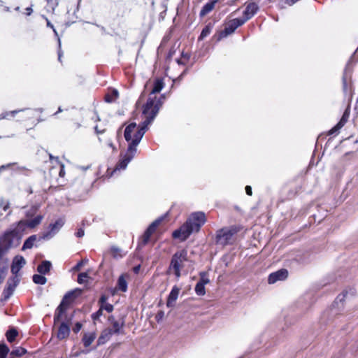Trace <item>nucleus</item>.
<instances>
[{
	"mask_svg": "<svg viewBox=\"0 0 358 358\" xmlns=\"http://www.w3.org/2000/svg\"><path fill=\"white\" fill-rule=\"evenodd\" d=\"M164 83L162 79H157L154 83L153 88L151 91L150 94L149 95V98L152 97L155 99L156 102L159 105V107L162 106V102L159 99H157L155 96H152L153 94L159 92L164 87Z\"/></svg>",
	"mask_w": 358,
	"mask_h": 358,
	"instance_id": "nucleus-16",
	"label": "nucleus"
},
{
	"mask_svg": "<svg viewBox=\"0 0 358 358\" xmlns=\"http://www.w3.org/2000/svg\"><path fill=\"white\" fill-rule=\"evenodd\" d=\"M288 276V271L285 268L280 269L268 275V282L269 284H274L277 281L285 280Z\"/></svg>",
	"mask_w": 358,
	"mask_h": 358,
	"instance_id": "nucleus-12",
	"label": "nucleus"
},
{
	"mask_svg": "<svg viewBox=\"0 0 358 358\" xmlns=\"http://www.w3.org/2000/svg\"><path fill=\"white\" fill-rule=\"evenodd\" d=\"M342 127H338V123L334 127L329 131V134L330 135H333V134H336L338 132V131L341 129Z\"/></svg>",
	"mask_w": 358,
	"mask_h": 358,
	"instance_id": "nucleus-44",
	"label": "nucleus"
},
{
	"mask_svg": "<svg viewBox=\"0 0 358 358\" xmlns=\"http://www.w3.org/2000/svg\"><path fill=\"white\" fill-rule=\"evenodd\" d=\"M120 249H119L118 248H116V247H112L111 248V252L113 253V255L114 257L117 258L119 257H122V255H119V252H120Z\"/></svg>",
	"mask_w": 358,
	"mask_h": 358,
	"instance_id": "nucleus-42",
	"label": "nucleus"
},
{
	"mask_svg": "<svg viewBox=\"0 0 358 358\" xmlns=\"http://www.w3.org/2000/svg\"><path fill=\"white\" fill-rule=\"evenodd\" d=\"M36 208H33V209H31V211H32V212H31V213H30V212H27V213H26V216H27V217L32 216V215H34V213L36 212Z\"/></svg>",
	"mask_w": 358,
	"mask_h": 358,
	"instance_id": "nucleus-55",
	"label": "nucleus"
},
{
	"mask_svg": "<svg viewBox=\"0 0 358 358\" xmlns=\"http://www.w3.org/2000/svg\"><path fill=\"white\" fill-rule=\"evenodd\" d=\"M24 109H21V110H12L10 112H3L2 113L1 115H0V120L1 119H6L8 118V115H11L13 117L15 116L17 113L21 112V111H24Z\"/></svg>",
	"mask_w": 358,
	"mask_h": 358,
	"instance_id": "nucleus-35",
	"label": "nucleus"
},
{
	"mask_svg": "<svg viewBox=\"0 0 358 358\" xmlns=\"http://www.w3.org/2000/svg\"><path fill=\"white\" fill-rule=\"evenodd\" d=\"M116 289L122 292H125L127 290V282L125 279L124 274L121 275L117 280Z\"/></svg>",
	"mask_w": 358,
	"mask_h": 358,
	"instance_id": "nucleus-24",
	"label": "nucleus"
},
{
	"mask_svg": "<svg viewBox=\"0 0 358 358\" xmlns=\"http://www.w3.org/2000/svg\"><path fill=\"white\" fill-rule=\"evenodd\" d=\"M89 278V275L86 272L80 273L78 276V282L83 284L85 282V280Z\"/></svg>",
	"mask_w": 358,
	"mask_h": 358,
	"instance_id": "nucleus-37",
	"label": "nucleus"
},
{
	"mask_svg": "<svg viewBox=\"0 0 358 358\" xmlns=\"http://www.w3.org/2000/svg\"><path fill=\"white\" fill-rule=\"evenodd\" d=\"M164 317V312L163 310H159L155 316L156 321L159 323L162 321Z\"/></svg>",
	"mask_w": 358,
	"mask_h": 358,
	"instance_id": "nucleus-40",
	"label": "nucleus"
},
{
	"mask_svg": "<svg viewBox=\"0 0 358 358\" xmlns=\"http://www.w3.org/2000/svg\"><path fill=\"white\" fill-rule=\"evenodd\" d=\"M59 175L60 177H64L65 175L64 165L62 164L60 166V170H59Z\"/></svg>",
	"mask_w": 358,
	"mask_h": 358,
	"instance_id": "nucleus-51",
	"label": "nucleus"
},
{
	"mask_svg": "<svg viewBox=\"0 0 358 358\" xmlns=\"http://www.w3.org/2000/svg\"><path fill=\"white\" fill-rule=\"evenodd\" d=\"M23 232L19 229L17 224L13 229L4 232L0 238V259H7L5 255L8 250L11 248H16L20 244Z\"/></svg>",
	"mask_w": 358,
	"mask_h": 358,
	"instance_id": "nucleus-3",
	"label": "nucleus"
},
{
	"mask_svg": "<svg viewBox=\"0 0 358 358\" xmlns=\"http://www.w3.org/2000/svg\"><path fill=\"white\" fill-rule=\"evenodd\" d=\"M138 271V266L134 268V271L136 273Z\"/></svg>",
	"mask_w": 358,
	"mask_h": 358,
	"instance_id": "nucleus-59",
	"label": "nucleus"
},
{
	"mask_svg": "<svg viewBox=\"0 0 358 358\" xmlns=\"http://www.w3.org/2000/svg\"><path fill=\"white\" fill-rule=\"evenodd\" d=\"M84 234H85L84 230L80 228L76 232V236L78 238H81L84 236Z\"/></svg>",
	"mask_w": 358,
	"mask_h": 358,
	"instance_id": "nucleus-49",
	"label": "nucleus"
},
{
	"mask_svg": "<svg viewBox=\"0 0 358 358\" xmlns=\"http://www.w3.org/2000/svg\"><path fill=\"white\" fill-rule=\"evenodd\" d=\"M350 107L348 106L344 111L341 119L338 122V127H343L345 125V124L348 122V118L350 117Z\"/></svg>",
	"mask_w": 358,
	"mask_h": 358,
	"instance_id": "nucleus-30",
	"label": "nucleus"
},
{
	"mask_svg": "<svg viewBox=\"0 0 358 358\" xmlns=\"http://www.w3.org/2000/svg\"><path fill=\"white\" fill-rule=\"evenodd\" d=\"M48 6L52 9L54 10L55 8L57 6V3H52V0H46Z\"/></svg>",
	"mask_w": 358,
	"mask_h": 358,
	"instance_id": "nucleus-47",
	"label": "nucleus"
},
{
	"mask_svg": "<svg viewBox=\"0 0 358 358\" xmlns=\"http://www.w3.org/2000/svg\"><path fill=\"white\" fill-rule=\"evenodd\" d=\"M206 222L205 214L202 212L192 213L186 222L173 232L174 238L185 241L194 231H199Z\"/></svg>",
	"mask_w": 358,
	"mask_h": 358,
	"instance_id": "nucleus-2",
	"label": "nucleus"
},
{
	"mask_svg": "<svg viewBox=\"0 0 358 358\" xmlns=\"http://www.w3.org/2000/svg\"><path fill=\"white\" fill-rule=\"evenodd\" d=\"M8 352L9 348L6 344H0V358H6Z\"/></svg>",
	"mask_w": 358,
	"mask_h": 358,
	"instance_id": "nucleus-36",
	"label": "nucleus"
},
{
	"mask_svg": "<svg viewBox=\"0 0 358 358\" xmlns=\"http://www.w3.org/2000/svg\"><path fill=\"white\" fill-rule=\"evenodd\" d=\"M111 318L113 319V320L111 322L113 328L109 329L112 330L113 334H118L120 333H123V331H122L121 330L124 325V321L122 320L121 322H119V321L115 320L114 318L112 317H110L109 320H110Z\"/></svg>",
	"mask_w": 358,
	"mask_h": 358,
	"instance_id": "nucleus-19",
	"label": "nucleus"
},
{
	"mask_svg": "<svg viewBox=\"0 0 358 358\" xmlns=\"http://www.w3.org/2000/svg\"><path fill=\"white\" fill-rule=\"evenodd\" d=\"M76 128H79V127H80L81 125L79 123H76Z\"/></svg>",
	"mask_w": 358,
	"mask_h": 358,
	"instance_id": "nucleus-58",
	"label": "nucleus"
},
{
	"mask_svg": "<svg viewBox=\"0 0 358 358\" xmlns=\"http://www.w3.org/2000/svg\"><path fill=\"white\" fill-rule=\"evenodd\" d=\"M26 264V260L22 256L17 255L14 257L11 264V273L17 276L20 269Z\"/></svg>",
	"mask_w": 358,
	"mask_h": 358,
	"instance_id": "nucleus-13",
	"label": "nucleus"
},
{
	"mask_svg": "<svg viewBox=\"0 0 358 358\" xmlns=\"http://www.w3.org/2000/svg\"><path fill=\"white\" fill-rule=\"evenodd\" d=\"M103 314V310L101 309V308L100 307V308L95 313H94L92 315V318L93 320H97L99 319V317L102 315Z\"/></svg>",
	"mask_w": 358,
	"mask_h": 358,
	"instance_id": "nucleus-38",
	"label": "nucleus"
},
{
	"mask_svg": "<svg viewBox=\"0 0 358 358\" xmlns=\"http://www.w3.org/2000/svg\"><path fill=\"white\" fill-rule=\"evenodd\" d=\"M26 11H27V15H30L33 11V10L31 8L29 7V8H26Z\"/></svg>",
	"mask_w": 358,
	"mask_h": 358,
	"instance_id": "nucleus-57",
	"label": "nucleus"
},
{
	"mask_svg": "<svg viewBox=\"0 0 358 358\" xmlns=\"http://www.w3.org/2000/svg\"><path fill=\"white\" fill-rule=\"evenodd\" d=\"M81 328H82V324L80 322H77L75 324V327L73 328V331L74 333L77 334L78 332H79L80 331Z\"/></svg>",
	"mask_w": 358,
	"mask_h": 358,
	"instance_id": "nucleus-45",
	"label": "nucleus"
},
{
	"mask_svg": "<svg viewBox=\"0 0 358 358\" xmlns=\"http://www.w3.org/2000/svg\"><path fill=\"white\" fill-rule=\"evenodd\" d=\"M61 111H62L61 108H59L58 111L57 113H55V114H57V113L61 112Z\"/></svg>",
	"mask_w": 358,
	"mask_h": 358,
	"instance_id": "nucleus-60",
	"label": "nucleus"
},
{
	"mask_svg": "<svg viewBox=\"0 0 358 358\" xmlns=\"http://www.w3.org/2000/svg\"><path fill=\"white\" fill-rule=\"evenodd\" d=\"M245 22V20H242L241 18L231 20L227 23L222 34L224 36L231 34L238 27L243 25Z\"/></svg>",
	"mask_w": 358,
	"mask_h": 358,
	"instance_id": "nucleus-9",
	"label": "nucleus"
},
{
	"mask_svg": "<svg viewBox=\"0 0 358 358\" xmlns=\"http://www.w3.org/2000/svg\"><path fill=\"white\" fill-rule=\"evenodd\" d=\"M70 334V327L64 322H62L59 327L57 337L62 340L69 336Z\"/></svg>",
	"mask_w": 358,
	"mask_h": 358,
	"instance_id": "nucleus-18",
	"label": "nucleus"
},
{
	"mask_svg": "<svg viewBox=\"0 0 358 358\" xmlns=\"http://www.w3.org/2000/svg\"><path fill=\"white\" fill-rule=\"evenodd\" d=\"M347 294H348L347 292H343L342 294H339L336 297V299L335 300V303H338V302L343 303V301H345Z\"/></svg>",
	"mask_w": 358,
	"mask_h": 358,
	"instance_id": "nucleus-41",
	"label": "nucleus"
},
{
	"mask_svg": "<svg viewBox=\"0 0 358 358\" xmlns=\"http://www.w3.org/2000/svg\"><path fill=\"white\" fill-rule=\"evenodd\" d=\"M8 259H0V285L3 281L8 269Z\"/></svg>",
	"mask_w": 358,
	"mask_h": 358,
	"instance_id": "nucleus-21",
	"label": "nucleus"
},
{
	"mask_svg": "<svg viewBox=\"0 0 358 358\" xmlns=\"http://www.w3.org/2000/svg\"><path fill=\"white\" fill-rule=\"evenodd\" d=\"M83 262H78L75 266H74V269L75 270H80L81 266H83Z\"/></svg>",
	"mask_w": 358,
	"mask_h": 358,
	"instance_id": "nucleus-54",
	"label": "nucleus"
},
{
	"mask_svg": "<svg viewBox=\"0 0 358 358\" xmlns=\"http://www.w3.org/2000/svg\"><path fill=\"white\" fill-rule=\"evenodd\" d=\"M113 335L112 330L110 329H105L102 331L101 336L99 337L97 341V344L99 345L104 344L106 342H107L111 336Z\"/></svg>",
	"mask_w": 358,
	"mask_h": 358,
	"instance_id": "nucleus-22",
	"label": "nucleus"
},
{
	"mask_svg": "<svg viewBox=\"0 0 358 358\" xmlns=\"http://www.w3.org/2000/svg\"><path fill=\"white\" fill-rule=\"evenodd\" d=\"M259 6L256 3H250L247 5L245 10L243 12V18L242 20H245V22L248 20L251 19L258 11Z\"/></svg>",
	"mask_w": 358,
	"mask_h": 358,
	"instance_id": "nucleus-15",
	"label": "nucleus"
},
{
	"mask_svg": "<svg viewBox=\"0 0 358 358\" xmlns=\"http://www.w3.org/2000/svg\"><path fill=\"white\" fill-rule=\"evenodd\" d=\"M180 289L177 286H173L171 292L169 293L166 301V306L169 308H171L174 306L175 302L176 301Z\"/></svg>",
	"mask_w": 358,
	"mask_h": 358,
	"instance_id": "nucleus-17",
	"label": "nucleus"
},
{
	"mask_svg": "<svg viewBox=\"0 0 358 358\" xmlns=\"http://www.w3.org/2000/svg\"><path fill=\"white\" fill-rule=\"evenodd\" d=\"M37 112H39L40 113H41L43 112V109L42 108H38V109H34V110H29V112L27 117L28 118L33 117L34 113H37Z\"/></svg>",
	"mask_w": 358,
	"mask_h": 358,
	"instance_id": "nucleus-43",
	"label": "nucleus"
},
{
	"mask_svg": "<svg viewBox=\"0 0 358 358\" xmlns=\"http://www.w3.org/2000/svg\"><path fill=\"white\" fill-rule=\"evenodd\" d=\"M10 208V202L8 200H6L3 198H1L0 199V215H2L3 213L1 210L4 212H7Z\"/></svg>",
	"mask_w": 358,
	"mask_h": 358,
	"instance_id": "nucleus-32",
	"label": "nucleus"
},
{
	"mask_svg": "<svg viewBox=\"0 0 358 358\" xmlns=\"http://www.w3.org/2000/svg\"><path fill=\"white\" fill-rule=\"evenodd\" d=\"M162 219V217L158 218L150 224V226L148 227V229L142 236V245H145L148 243L151 235L155 231L157 227L159 226Z\"/></svg>",
	"mask_w": 358,
	"mask_h": 358,
	"instance_id": "nucleus-10",
	"label": "nucleus"
},
{
	"mask_svg": "<svg viewBox=\"0 0 358 358\" xmlns=\"http://www.w3.org/2000/svg\"><path fill=\"white\" fill-rule=\"evenodd\" d=\"M101 308L102 310H106L108 313H111L113 310V306L110 303H105L104 305H101Z\"/></svg>",
	"mask_w": 358,
	"mask_h": 358,
	"instance_id": "nucleus-39",
	"label": "nucleus"
},
{
	"mask_svg": "<svg viewBox=\"0 0 358 358\" xmlns=\"http://www.w3.org/2000/svg\"><path fill=\"white\" fill-rule=\"evenodd\" d=\"M239 229L236 226L224 227L216 233L215 242L218 245H227L231 243L232 237L238 232Z\"/></svg>",
	"mask_w": 358,
	"mask_h": 358,
	"instance_id": "nucleus-6",
	"label": "nucleus"
},
{
	"mask_svg": "<svg viewBox=\"0 0 358 358\" xmlns=\"http://www.w3.org/2000/svg\"><path fill=\"white\" fill-rule=\"evenodd\" d=\"M63 224L64 222L61 219L57 220L55 222L50 224L49 225L50 231L43 235V238L49 239L52 238L57 232H58Z\"/></svg>",
	"mask_w": 358,
	"mask_h": 358,
	"instance_id": "nucleus-14",
	"label": "nucleus"
},
{
	"mask_svg": "<svg viewBox=\"0 0 358 358\" xmlns=\"http://www.w3.org/2000/svg\"><path fill=\"white\" fill-rule=\"evenodd\" d=\"M27 353V350L22 347H18L11 352V355L21 357Z\"/></svg>",
	"mask_w": 358,
	"mask_h": 358,
	"instance_id": "nucleus-34",
	"label": "nucleus"
},
{
	"mask_svg": "<svg viewBox=\"0 0 358 358\" xmlns=\"http://www.w3.org/2000/svg\"><path fill=\"white\" fill-rule=\"evenodd\" d=\"M32 280L34 283L37 285H45L47 282V278L42 274H34L32 277Z\"/></svg>",
	"mask_w": 358,
	"mask_h": 358,
	"instance_id": "nucleus-31",
	"label": "nucleus"
},
{
	"mask_svg": "<svg viewBox=\"0 0 358 358\" xmlns=\"http://www.w3.org/2000/svg\"><path fill=\"white\" fill-rule=\"evenodd\" d=\"M213 24L210 23L208 24L201 31L200 36H199V41L203 40L206 37H207L211 32L213 29Z\"/></svg>",
	"mask_w": 358,
	"mask_h": 358,
	"instance_id": "nucleus-29",
	"label": "nucleus"
},
{
	"mask_svg": "<svg viewBox=\"0 0 358 358\" xmlns=\"http://www.w3.org/2000/svg\"><path fill=\"white\" fill-rule=\"evenodd\" d=\"M52 267V264L50 262L45 260L41 262L37 267V271L42 275L47 274Z\"/></svg>",
	"mask_w": 358,
	"mask_h": 358,
	"instance_id": "nucleus-20",
	"label": "nucleus"
},
{
	"mask_svg": "<svg viewBox=\"0 0 358 358\" xmlns=\"http://www.w3.org/2000/svg\"><path fill=\"white\" fill-rule=\"evenodd\" d=\"M54 157L52 156V155H50V159H53Z\"/></svg>",
	"mask_w": 358,
	"mask_h": 358,
	"instance_id": "nucleus-61",
	"label": "nucleus"
},
{
	"mask_svg": "<svg viewBox=\"0 0 358 358\" xmlns=\"http://www.w3.org/2000/svg\"><path fill=\"white\" fill-rule=\"evenodd\" d=\"M20 282V278L18 276H13L8 278L6 287L4 288L2 292V299L1 300L6 301L8 300L13 294L15 287Z\"/></svg>",
	"mask_w": 358,
	"mask_h": 358,
	"instance_id": "nucleus-7",
	"label": "nucleus"
},
{
	"mask_svg": "<svg viewBox=\"0 0 358 358\" xmlns=\"http://www.w3.org/2000/svg\"><path fill=\"white\" fill-rule=\"evenodd\" d=\"M47 25H48V27H50L53 29V31H54L55 36L58 37V34H57L56 29L54 28L53 25L49 21H48Z\"/></svg>",
	"mask_w": 358,
	"mask_h": 358,
	"instance_id": "nucleus-53",
	"label": "nucleus"
},
{
	"mask_svg": "<svg viewBox=\"0 0 358 358\" xmlns=\"http://www.w3.org/2000/svg\"><path fill=\"white\" fill-rule=\"evenodd\" d=\"M11 214V211L9 210L8 213H7L8 215H10Z\"/></svg>",
	"mask_w": 358,
	"mask_h": 358,
	"instance_id": "nucleus-62",
	"label": "nucleus"
},
{
	"mask_svg": "<svg viewBox=\"0 0 358 358\" xmlns=\"http://www.w3.org/2000/svg\"><path fill=\"white\" fill-rule=\"evenodd\" d=\"M188 260L187 251L180 250L173 254L171 257L169 270H173L174 274L177 278L181 275V269L184 267V264Z\"/></svg>",
	"mask_w": 358,
	"mask_h": 358,
	"instance_id": "nucleus-4",
	"label": "nucleus"
},
{
	"mask_svg": "<svg viewBox=\"0 0 358 358\" xmlns=\"http://www.w3.org/2000/svg\"><path fill=\"white\" fill-rule=\"evenodd\" d=\"M43 218V217L42 215H38L30 220H20L17 223L19 229L23 231H24L27 228L34 229L41 222Z\"/></svg>",
	"mask_w": 358,
	"mask_h": 358,
	"instance_id": "nucleus-8",
	"label": "nucleus"
},
{
	"mask_svg": "<svg viewBox=\"0 0 358 358\" xmlns=\"http://www.w3.org/2000/svg\"><path fill=\"white\" fill-rule=\"evenodd\" d=\"M245 192L249 196H251L252 194V188L250 186L247 185L245 187Z\"/></svg>",
	"mask_w": 358,
	"mask_h": 358,
	"instance_id": "nucleus-52",
	"label": "nucleus"
},
{
	"mask_svg": "<svg viewBox=\"0 0 358 358\" xmlns=\"http://www.w3.org/2000/svg\"><path fill=\"white\" fill-rule=\"evenodd\" d=\"M82 291L80 289H76L74 290L68 292L63 297L60 304L57 308L55 315L54 322L56 324L59 322L62 318V316L65 313L68 306L71 303V300L75 299L76 296L81 294Z\"/></svg>",
	"mask_w": 358,
	"mask_h": 358,
	"instance_id": "nucleus-5",
	"label": "nucleus"
},
{
	"mask_svg": "<svg viewBox=\"0 0 358 358\" xmlns=\"http://www.w3.org/2000/svg\"><path fill=\"white\" fill-rule=\"evenodd\" d=\"M106 301H107V297L105 295H102L100 299H99V303H101V305H104L105 303H106Z\"/></svg>",
	"mask_w": 358,
	"mask_h": 358,
	"instance_id": "nucleus-50",
	"label": "nucleus"
},
{
	"mask_svg": "<svg viewBox=\"0 0 358 358\" xmlns=\"http://www.w3.org/2000/svg\"><path fill=\"white\" fill-rule=\"evenodd\" d=\"M159 110V105L156 102L155 99L152 97L148 99L143 110V114L145 116V120L142 122L137 131H136L133 138L131 134L136 128V124L131 122L125 128L124 136L125 140L129 143V145L125 153L121 155L122 159L116 165L112 174L117 171L125 169L128 164L134 157L137 152L138 145L148 130V125L152 122Z\"/></svg>",
	"mask_w": 358,
	"mask_h": 358,
	"instance_id": "nucleus-1",
	"label": "nucleus"
},
{
	"mask_svg": "<svg viewBox=\"0 0 358 358\" xmlns=\"http://www.w3.org/2000/svg\"><path fill=\"white\" fill-rule=\"evenodd\" d=\"M58 45H59V50H58V59L61 61L62 52L61 50V41L60 38L58 37Z\"/></svg>",
	"mask_w": 358,
	"mask_h": 358,
	"instance_id": "nucleus-46",
	"label": "nucleus"
},
{
	"mask_svg": "<svg viewBox=\"0 0 358 358\" xmlns=\"http://www.w3.org/2000/svg\"><path fill=\"white\" fill-rule=\"evenodd\" d=\"M10 358H13V357H10Z\"/></svg>",
	"mask_w": 358,
	"mask_h": 358,
	"instance_id": "nucleus-63",
	"label": "nucleus"
},
{
	"mask_svg": "<svg viewBox=\"0 0 358 358\" xmlns=\"http://www.w3.org/2000/svg\"><path fill=\"white\" fill-rule=\"evenodd\" d=\"M107 145H108V147H110V148H112V150H113V151H115V150H116V148H115V146L114 145V144L113 143V141H112V140H111V139H108V140L107 141Z\"/></svg>",
	"mask_w": 358,
	"mask_h": 358,
	"instance_id": "nucleus-48",
	"label": "nucleus"
},
{
	"mask_svg": "<svg viewBox=\"0 0 358 358\" xmlns=\"http://www.w3.org/2000/svg\"><path fill=\"white\" fill-rule=\"evenodd\" d=\"M36 238H37L36 235H32V236H29L24 241L23 246L22 248V250H25L27 249L32 248L35 241H36Z\"/></svg>",
	"mask_w": 358,
	"mask_h": 358,
	"instance_id": "nucleus-27",
	"label": "nucleus"
},
{
	"mask_svg": "<svg viewBox=\"0 0 358 358\" xmlns=\"http://www.w3.org/2000/svg\"><path fill=\"white\" fill-rule=\"evenodd\" d=\"M210 282L206 272L200 273V280L195 286V292L198 296H203L206 294L205 285Z\"/></svg>",
	"mask_w": 358,
	"mask_h": 358,
	"instance_id": "nucleus-11",
	"label": "nucleus"
},
{
	"mask_svg": "<svg viewBox=\"0 0 358 358\" xmlns=\"http://www.w3.org/2000/svg\"><path fill=\"white\" fill-rule=\"evenodd\" d=\"M217 0L213 1L211 2L206 3L200 11V16L203 17L210 13L215 7V3H217Z\"/></svg>",
	"mask_w": 358,
	"mask_h": 358,
	"instance_id": "nucleus-25",
	"label": "nucleus"
},
{
	"mask_svg": "<svg viewBox=\"0 0 358 358\" xmlns=\"http://www.w3.org/2000/svg\"><path fill=\"white\" fill-rule=\"evenodd\" d=\"M118 95V91L114 89L105 95V101L107 103H112L117 99Z\"/></svg>",
	"mask_w": 358,
	"mask_h": 358,
	"instance_id": "nucleus-28",
	"label": "nucleus"
},
{
	"mask_svg": "<svg viewBox=\"0 0 358 358\" xmlns=\"http://www.w3.org/2000/svg\"><path fill=\"white\" fill-rule=\"evenodd\" d=\"M96 338L94 332L85 333L82 339L83 345L85 348L89 347Z\"/></svg>",
	"mask_w": 358,
	"mask_h": 358,
	"instance_id": "nucleus-23",
	"label": "nucleus"
},
{
	"mask_svg": "<svg viewBox=\"0 0 358 358\" xmlns=\"http://www.w3.org/2000/svg\"><path fill=\"white\" fill-rule=\"evenodd\" d=\"M94 130H95L96 134H98V135L100 134H103L104 132V129L99 130L97 126H96L94 127Z\"/></svg>",
	"mask_w": 358,
	"mask_h": 358,
	"instance_id": "nucleus-56",
	"label": "nucleus"
},
{
	"mask_svg": "<svg viewBox=\"0 0 358 358\" xmlns=\"http://www.w3.org/2000/svg\"><path fill=\"white\" fill-rule=\"evenodd\" d=\"M17 334L18 333L15 329L8 330L6 334L8 341L10 343L14 341Z\"/></svg>",
	"mask_w": 358,
	"mask_h": 358,
	"instance_id": "nucleus-33",
	"label": "nucleus"
},
{
	"mask_svg": "<svg viewBox=\"0 0 358 358\" xmlns=\"http://www.w3.org/2000/svg\"><path fill=\"white\" fill-rule=\"evenodd\" d=\"M352 58H353V56H352L350 57V59H349V61L346 65V67L345 69L343 76V91L345 93H346L348 91L347 76H348V71H350V63L352 60Z\"/></svg>",
	"mask_w": 358,
	"mask_h": 358,
	"instance_id": "nucleus-26",
	"label": "nucleus"
}]
</instances>
